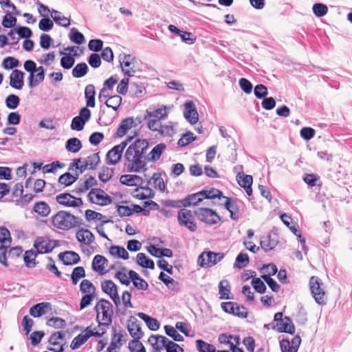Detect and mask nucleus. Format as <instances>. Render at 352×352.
Listing matches in <instances>:
<instances>
[{
    "label": "nucleus",
    "mask_w": 352,
    "mask_h": 352,
    "mask_svg": "<svg viewBox=\"0 0 352 352\" xmlns=\"http://www.w3.org/2000/svg\"><path fill=\"white\" fill-rule=\"evenodd\" d=\"M149 144L146 140H136L132 143L126 149L127 155H132V153L140 154L145 155Z\"/></svg>",
    "instance_id": "nucleus-16"
},
{
    "label": "nucleus",
    "mask_w": 352,
    "mask_h": 352,
    "mask_svg": "<svg viewBox=\"0 0 352 352\" xmlns=\"http://www.w3.org/2000/svg\"><path fill=\"white\" fill-rule=\"evenodd\" d=\"M137 316L146 323L150 330L155 331L160 329V323L157 319L142 312L138 313Z\"/></svg>",
    "instance_id": "nucleus-28"
},
{
    "label": "nucleus",
    "mask_w": 352,
    "mask_h": 352,
    "mask_svg": "<svg viewBox=\"0 0 352 352\" xmlns=\"http://www.w3.org/2000/svg\"><path fill=\"white\" fill-rule=\"evenodd\" d=\"M69 38L72 43L77 45H81L85 41L84 35L76 28H72L70 30Z\"/></svg>",
    "instance_id": "nucleus-45"
},
{
    "label": "nucleus",
    "mask_w": 352,
    "mask_h": 352,
    "mask_svg": "<svg viewBox=\"0 0 352 352\" xmlns=\"http://www.w3.org/2000/svg\"><path fill=\"white\" fill-rule=\"evenodd\" d=\"M88 200L93 204L102 206L112 203V198L100 188H92L87 195Z\"/></svg>",
    "instance_id": "nucleus-9"
},
{
    "label": "nucleus",
    "mask_w": 352,
    "mask_h": 352,
    "mask_svg": "<svg viewBox=\"0 0 352 352\" xmlns=\"http://www.w3.org/2000/svg\"><path fill=\"white\" fill-rule=\"evenodd\" d=\"M65 164L59 161H54L50 164H46L43 167V171L45 173H54L57 168H61Z\"/></svg>",
    "instance_id": "nucleus-61"
},
{
    "label": "nucleus",
    "mask_w": 352,
    "mask_h": 352,
    "mask_svg": "<svg viewBox=\"0 0 352 352\" xmlns=\"http://www.w3.org/2000/svg\"><path fill=\"white\" fill-rule=\"evenodd\" d=\"M33 211L42 217H47L50 212V206L43 201L36 202L34 204Z\"/></svg>",
    "instance_id": "nucleus-31"
},
{
    "label": "nucleus",
    "mask_w": 352,
    "mask_h": 352,
    "mask_svg": "<svg viewBox=\"0 0 352 352\" xmlns=\"http://www.w3.org/2000/svg\"><path fill=\"white\" fill-rule=\"evenodd\" d=\"M130 140L131 138H129L128 140L121 142L120 144L114 146L108 151L106 155V160L108 164L115 165L120 161L123 151L127 146L128 141Z\"/></svg>",
    "instance_id": "nucleus-11"
},
{
    "label": "nucleus",
    "mask_w": 352,
    "mask_h": 352,
    "mask_svg": "<svg viewBox=\"0 0 352 352\" xmlns=\"http://www.w3.org/2000/svg\"><path fill=\"white\" fill-rule=\"evenodd\" d=\"M96 184V179L93 176H89V177L82 184H81L79 187L76 188L72 190V192L76 194H81L88 190L91 187Z\"/></svg>",
    "instance_id": "nucleus-39"
},
{
    "label": "nucleus",
    "mask_w": 352,
    "mask_h": 352,
    "mask_svg": "<svg viewBox=\"0 0 352 352\" xmlns=\"http://www.w3.org/2000/svg\"><path fill=\"white\" fill-rule=\"evenodd\" d=\"M184 116L185 119L191 124H196L199 120V114L195 107V103L188 100L184 104Z\"/></svg>",
    "instance_id": "nucleus-14"
},
{
    "label": "nucleus",
    "mask_w": 352,
    "mask_h": 352,
    "mask_svg": "<svg viewBox=\"0 0 352 352\" xmlns=\"http://www.w3.org/2000/svg\"><path fill=\"white\" fill-rule=\"evenodd\" d=\"M151 179L153 181V184L155 188L159 189L161 192H164L166 188L164 179L162 177V175L160 173H153Z\"/></svg>",
    "instance_id": "nucleus-57"
},
{
    "label": "nucleus",
    "mask_w": 352,
    "mask_h": 352,
    "mask_svg": "<svg viewBox=\"0 0 352 352\" xmlns=\"http://www.w3.org/2000/svg\"><path fill=\"white\" fill-rule=\"evenodd\" d=\"M113 175V169L108 167H103L98 175L99 179L106 183L109 182Z\"/></svg>",
    "instance_id": "nucleus-58"
},
{
    "label": "nucleus",
    "mask_w": 352,
    "mask_h": 352,
    "mask_svg": "<svg viewBox=\"0 0 352 352\" xmlns=\"http://www.w3.org/2000/svg\"><path fill=\"white\" fill-rule=\"evenodd\" d=\"M58 245V241L51 240L48 236H38L34 242L36 253L47 254L51 252Z\"/></svg>",
    "instance_id": "nucleus-7"
},
{
    "label": "nucleus",
    "mask_w": 352,
    "mask_h": 352,
    "mask_svg": "<svg viewBox=\"0 0 352 352\" xmlns=\"http://www.w3.org/2000/svg\"><path fill=\"white\" fill-rule=\"evenodd\" d=\"M76 236L80 243H84L87 245H89L95 240L94 234L89 230L85 228L78 230Z\"/></svg>",
    "instance_id": "nucleus-24"
},
{
    "label": "nucleus",
    "mask_w": 352,
    "mask_h": 352,
    "mask_svg": "<svg viewBox=\"0 0 352 352\" xmlns=\"http://www.w3.org/2000/svg\"><path fill=\"white\" fill-rule=\"evenodd\" d=\"M166 116V107L164 106L163 107L157 108V109H152L151 108L146 109L144 119L155 118L161 120L164 118Z\"/></svg>",
    "instance_id": "nucleus-32"
},
{
    "label": "nucleus",
    "mask_w": 352,
    "mask_h": 352,
    "mask_svg": "<svg viewBox=\"0 0 352 352\" xmlns=\"http://www.w3.org/2000/svg\"><path fill=\"white\" fill-rule=\"evenodd\" d=\"M51 16L53 21L60 26L68 28L70 25V19L63 16L62 13L58 10L52 9Z\"/></svg>",
    "instance_id": "nucleus-36"
},
{
    "label": "nucleus",
    "mask_w": 352,
    "mask_h": 352,
    "mask_svg": "<svg viewBox=\"0 0 352 352\" xmlns=\"http://www.w3.org/2000/svg\"><path fill=\"white\" fill-rule=\"evenodd\" d=\"M60 54H63V56L60 58V66L65 69H71L75 63V55H72L71 54H64L61 51L60 52Z\"/></svg>",
    "instance_id": "nucleus-43"
},
{
    "label": "nucleus",
    "mask_w": 352,
    "mask_h": 352,
    "mask_svg": "<svg viewBox=\"0 0 352 352\" xmlns=\"http://www.w3.org/2000/svg\"><path fill=\"white\" fill-rule=\"evenodd\" d=\"M136 262L138 265L143 268L153 270L155 268L154 261L148 258L144 253L140 252L136 256Z\"/></svg>",
    "instance_id": "nucleus-34"
},
{
    "label": "nucleus",
    "mask_w": 352,
    "mask_h": 352,
    "mask_svg": "<svg viewBox=\"0 0 352 352\" xmlns=\"http://www.w3.org/2000/svg\"><path fill=\"white\" fill-rule=\"evenodd\" d=\"M239 185L245 189L247 195L251 196L252 195V185L253 178L251 175L239 173L236 176Z\"/></svg>",
    "instance_id": "nucleus-22"
},
{
    "label": "nucleus",
    "mask_w": 352,
    "mask_h": 352,
    "mask_svg": "<svg viewBox=\"0 0 352 352\" xmlns=\"http://www.w3.org/2000/svg\"><path fill=\"white\" fill-rule=\"evenodd\" d=\"M88 338L85 331H84L82 333L78 334L76 336L72 343L70 344V347L72 349L75 350L80 348L83 344H85L87 341Z\"/></svg>",
    "instance_id": "nucleus-46"
},
{
    "label": "nucleus",
    "mask_w": 352,
    "mask_h": 352,
    "mask_svg": "<svg viewBox=\"0 0 352 352\" xmlns=\"http://www.w3.org/2000/svg\"><path fill=\"white\" fill-rule=\"evenodd\" d=\"M91 111L87 107H82L79 111V114L72 120L71 129L80 131L84 129L85 124L91 118Z\"/></svg>",
    "instance_id": "nucleus-10"
},
{
    "label": "nucleus",
    "mask_w": 352,
    "mask_h": 352,
    "mask_svg": "<svg viewBox=\"0 0 352 352\" xmlns=\"http://www.w3.org/2000/svg\"><path fill=\"white\" fill-rule=\"evenodd\" d=\"M196 348L199 352H216L215 346L202 340H196Z\"/></svg>",
    "instance_id": "nucleus-48"
},
{
    "label": "nucleus",
    "mask_w": 352,
    "mask_h": 352,
    "mask_svg": "<svg viewBox=\"0 0 352 352\" xmlns=\"http://www.w3.org/2000/svg\"><path fill=\"white\" fill-rule=\"evenodd\" d=\"M65 333L62 331H58L52 333L49 338V343L54 346V347H48L49 351L54 352H63L64 351V345L61 342L64 340Z\"/></svg>",
    "instance_id": "nucleus-15"
},
{
    "label": "nucleus",
    "mask_w": 352,
    "mask_h": 352,
    "mask_svg": "<svg viewBox=\"0 0 352 352\" xmlns=\"http://www.w3.org/2000/svg\"><path fill=\"white\" fill-rule=\"evenodd\" d=\"M58 256L65 265H76L80 261V256L73 251L60 252L58 254Z\"/></svg>",
    "instance_id": "nucleus-20"
},
{
    "label": "nucleus",
    "mask_w": 352,
    "mask_h": 352,
    "mask_svg": "<svg viewBox=\"0 0 352 352\" xmlns=\"http://www.w3.org/2000/svg\"><path fill=\"white\" fill-rule=\"evenodd\" d=\"M251 285L255 291L259 294H264L267 289L264 282L260 278H253Z\"/></svg>",
    "instance_id": "nucleus-59"
},
{
    "label": "nucleus",
    "mask_w": 352,
    "mask_h": 352,
    "mask_svg": "<svg viewBox=\"0 0 352 352\" xmlns=\"http://www.w3.org/2000/svg\"><path fill=\"white\" fill-rule=\"evenodd\" d=\"M24 73L19 69H14L10 75V85L16 89H21L24 85Z\"/></svg>",
    "instance_id": "nucleus-19"
},
{
    "label": "nucleus",
    "mask_w": 352,
    "mask_h": 352,
    "mask_svg": "<svg viewBox=\"0 0 352 352\" xmlns=\"http://www.w3.org/2000/svg\"><path fill=\"white\" fill-rule=\"evenodd\" d=\"M107 263L108 260L104 256L97 254L93 258L91 267L94 271L103 274L104 267Z\"/></svg>",
    "instance_id": "nucleus-27"
},
{
    "label": "nucleus",
    "mask_w": 352,
    "mask_h": 352,
    "mask_svg": "<svg viewBox=\"0 0 352 352\" xmlns=\"http://www.w3.org/2000/svg\"><path fill=\"white\" fill-rule=\"evenodd\" d=\"M184 199V208L190 207L192 206H197L202 201L203 197H201L199 192L188 195Z\"/></svg>",
    "instance_id": "nucleus-38"
},
{
    "label": "nucleus",
    "mask_w": 352,
    "mask_h": 352,
    "mask_svg": "<svg viewBox=\"0 0 352 352\" xmlns=\"http://www.w3.org/2000/svg\"><path fill=\"white\" fill-rule=\"evenodd\" d=\"M82 148L81 141L77 138H72L67 140L65 148L72 153H77Z\"/></svg>",
    "instance_id": "nucleus-41"
},
{
    "label": "nucleus",
    "mask_w": 352,
    "mask_h": 352,
    "mask_svg": "<svg viewBox=\"0 0 352 352\" xmlns=\"http://www.w3.org/2000/svg\"><path fill=\"white\" fill-rule=\"evenodd\" d=\"M249 261L250 260L248 254L240 252L236 258L234 267L238 269H242L248 265Z\"/></svg>",
    "instance_id": "nucleus-50"
},
{
    "label": "nucleus",
    "mask_w": 352,
    "mask_h": 352,
    "mask_svg": "<svg viewBox=\"0 0 352 352\" xmlns=\"http://www.w3.org/2000/svg\"><path fill=\"white\" fill-rule=\"evenodd\" d=\"M199 194L201 195V197H203V199H214L216 198L221 199V198L224 199L225 197L222 191L214 188L204 189L199 191Z\"/></svg>",
    "instance_id": "nucleus-29"
},
{
    "label": "nucleus",
    "mask_w": 352,
    "mask_h": 352,
    "mask_svg": "<svg viewBox=\"0 0 352 352\" xmlns=\"http://www.w3.org/2000/svg\"><path fill=\"white\" fill-rule=\"evenodd\" d=\"M86 274L83 267L78 266L74 268L71 274V280L73 285H76L79 280L85 277Z\"/></svg>",
    "instance_id": "nucleus-49"
},
{
    "label": "nucleus",
    "mask_w": 352,
    "mask_h": 352,
    "mask_svg": "<svg viewBox=\"0 0 352 352\" xmlns=\"http://www.w3.org/2000/svg\"><path fill=\"white\" fill-rule=\"evenodd\" d=\"M278 243V236L275 233H269L262 236L260 241L261 247L265 252L274 250Z\"/></svg>",
    "instance_id": "nucleus-17"
},
{
    "label": "nucleus",
    "mask_w": 352,
    "mask_h": 352,
    "mask_svg": "<svg viewBox=\"0 0 352 352\" xmlns=\"http://www.w3.org/2000/svg\"><path fill=\"white\" fill-rule=\"evenodd\" d=\"M145 90V87L142 83L131 82L130 84V94L133 96L140 98Z\"/></svg>",
    "instance_id": "nucleus-52"
},
{
    "label": "nucleus",
    "mask_w": 352,
    "mask_h": 352,
    "mask_svg": "<svg viewBox=\"0 0 352 352\" xmlns=\"http://www.w3.org/2000/svg\"><path fill=\"white\" fill-rule=\"evenodd\" d=\"M164 331L166 334L173 339L175 342H182L184 340V337L180 335L177 331L170 325H165Z\"/></svg>",
    "instance_id": "nucleus-51"
},
{
    "label": "nucleus",
    "mask_w": 352,
    "mask_h": 352,
    "mask_svg": "<svg viewBox=\"0 0 352 352\" xmlns=\"http://www.w3.org/2000/svg\"><path fill=\"white\" fill-rule=\"evenodd\" d=\"M134 124V119L132 117H128L122 120L116 131V136L122 138L125 135L128 131L131 129Z\"/></svg>",
    "instance_id": "nucleus-26"
},
{
    "label": "nucleus",
    "mask_w": 352,
    "mask_h": 352,
    "mask_svg": "<svg viewBox=\"0 0 352 352\" xmlns=\"http://www.w3.org/2000/svg\"><path fill=\"white\" fill-rule=\"evenodd\" d=\"M52 225L60 230H68L81 223V220L71 213L60 210L51 218Z\"/></svg>",
    "instance_id": "nucleus-1"
},
{
    "label": "nucleus",
    "mask_w": 352,
    "mask_h": 352,
    "mask_svg": "<svg viewBox=\"0 0 352 352\" xmlns=\"http://www.w3.org/2000/svg\"><path fill=\"white\" fill-rule=\"evenodd\" d=\"M226 201L223 204L224 208L230 212V217L232 220H238L243 213V203L237 199L232 197H224Z\"/></svg>",
    "instance_id": "nucleus-6"
},
{
    "label": "nucleus",
    "mask_w": 352,
    "mask_h": 352,
    "mask_svg": "<svg viewBox=\"0 0 352 352\" xmlns=\"http://www.w3.org/2000/svg\"><path fill=\"white\" fill-rule=\"evenodd\" d=\"M54 23L48 16H44L41 19L38 23V28L43 32H49L53 28Z\"/></svg>",
    "instance_id": "nucleus-62"
},
{
    "label": "nucleus",
    "mask_w": 352,
    "mask_h": 352,
    "mask_svg": "<svg viewBox=\"0 0 352 352\" xmlns=\"http://www.w3.org/2000/svg\"><path fill=\"white\" fill-rule=\"evenodd\" d=\"M224 258V254L222 252H214L212 251L203 252L198 257V264L204 268L211 267Z\"/></svg>",
    "instance_id": "nucleus-5"
},
{
    "label": "nucleus",
    "mask_w": 352,
    "mask_h": 352,
    "mask_svg": "<svg viewBox=\"0 0 352 352\" xmlns=\"http://www.w3.org/2000/svg\"><path fill=\"white\" fill-rule=\"evenodd\" d=\"M104 104L107 107L117 111L122 104V98L118 95L110 96L104 101Z\"/></svg>",
    "instance_id": "nucleus-47"
},
{
    "label": "nucleus",
    "mask_w": 352,
    "mask_h": 352,
    "mask_svg": "<svg viewBox=\"0 0 352 352\" xmlns=\"http://www.w3.org/2000/svg\"><path fill=\"white\" fill-rule=\"evenodd\" d=\"M20 103V98L15 94H10L6 98V105L10 109H15Z\"/></svg>",
    "instance_id": "nucleus-56"
},
{
    "label": "nucleus",
    "mask_w": 352,
    "mask_h": 352,
    "mask_svg": "<svg viewBox=\"0 0 352 352\" xmlns=\"http://www.w3.org/2000/svg\"><path fill=\"white\" fill-rule=\"evenodd\" d=\"M127 329L130 336L133 339H141L143 336V332L140 327L139 321L134 317L131 316L129 320Z\"/></svg>",
    "instance_id": "nucleus-18"
},
{
    "label": "nucleus",
    "mask_w": 352,
    "mask_h": 352,
    "mask_svg": "<svg viewBox=\"0 0 352 352\" xmlns=\"http://www.w3.org/2000/svg\"><path fill=\"white\" fill-rule=\"evenodd\" d=\"M102 291L109 297L118 293L117 285L111 280H106L101 283Z\"/></svg>",
    "instance_id": "nucleus-42"
},
{
    "label": "nucleus",
    "mask_w": 352,
    "mask_h": 352,
    "mask_svg": "<svg viewBox=\"0 0 352 352\" xmlns=\"http://www.w3.org/2000/svg\"><path fill=\"white\" fill-rule=\"evenodd\" d=\"M195 140V137L193 136V133L190 131H188L183 134L182 137L178 140L177 144L181 147H184L190 144Z\"/></svg>",
    "instance_id": "nucleus-60"
},
{
    "label": "nucleus",
    "mask_w": 352,
    "mask_h": 352,
    "mask_svg": "<svg viewBox=\"0 0 352 352\" xmlns=\"http://www.w3.org/2000/svg\"><path fill=\"white\" fill-rule=\"evenodd\" d=\"M56 201L66 207L77 208L83 204L82 200L80 197H76L68 192H63L56 197Z\"/></svg>",
    "instance_id": "nucleus-13"
},
{
    "label": "nucleus",
    "mask_w": 352,
    "mask_h": 352,
    "mask_svg": "<svg viewBox=\"0 0 352 352\" xmlns=\"http://www.w3.org/2000/svg\"><path fill=\"white\" fill-rule=\"evenodd\" d=\"M321 280L317 276H312L310 278V290L316 302L319 305H323L325 302L324 290L321 288Z\"/></svg>",
    "instance_id": "nucleus-12"
},
{
    "label": "nucleus",
    "mask_w": 352,
    "mask_h": 352,
    "mask_svg": "<svg viewBox=\"0 0 352 352\" xmlns=\"http://www.w3.org/2000/svg\"><path fill=\"white\" fill-rule=\"evenodd\" d=\"M38 254H39L36 253V250L33 249L25 252L23 254V261L28 268H33L37 265L38 262H36V258Z\"/></svg>",
    "instance_id": "nucleus-33"
},
{
    "label": "nucleus",
    "mask_w": 352,
    "mask_h": 352,
    "mask_svg": "<svg viewBox=\"0 0 352 352\" xmlns=\"http://www.w3.org/2000/svg\"><path fill=\"white\" fill-rule=\"evenodd\" d=\"M89 70V67L85 63H78L72 69V76L74 78H80L85 76Z\"/></svg>",
    "instance_id": "nucleus-44"
},
{
    "label": "nucleus",
    "mask_w": 352,
    "mask_h": 352,
    "mask_svg": "<svg viewBox=\"0 0 352 352\" xmlns=\"http://www.w3.org/2000/svg\"><path fill=\"white\" fill-rule=\"evenodd\" d=\"M166 148V145L164 143H160L155 146L148 154V161L153 162L157 161Z\"/></svg>",
    "instance_id": "nucleus-35"
},
{
    "label": "nucleus",
    "mask_w": 352,
    "mask_h": 352,
    "mask_svg": "<svg viewBox=\"0 0 352 352\" xmlns=\"http://www.w3.org/2000/svg\"><path fill=\"white\" fill-rule=\"evenodd\" d=\"M120 182L127 186H141L144 180L137 175H122L120 177Z\"/></svg>",
    "instance_id": "nucleus-23"
},
{
    "label": "nucleus",
    "mask_w": 352,
    "mask_h": 352,
    "mask_svg": "<svg viewBox=\"0 0 352 352\" xmlns=\"http://www.w3.org/2000/svg\"><path fill=\"white\" fill-rule=\"evenodd\" d=\"M94 309L97 313L96 320L99 326H109L112 323L113 305L109 300L104 298L100 299L95 305Z\"/></svg>",
    "instance_id": "nucleus-2"
},
{
    "label": "nucleus",
    "mask_w": 352,
    "mask_h": 352,
    "mask_svg": "<svg viewBox=\"0 0 352 352\" xmlns=\"http://www.w3.org/2000/svg\"><path fill=\"white\" fill-rule=\"evenodd\" d=\"M194 212L186 208H182L177 212L178 223L182 226H185L191 232H195L197 226L194 221Z\"/></svg>",
    "instance_id": "nucleus-8"
},
{
    "label": "nucleus",
    "mask_w": 352,
    "mask_h": 352,
    "mask_svg": "<svg viewBox=\"0 0 352 352\" xmlns=\"http://www.w3.org/2000/svg\"><path fill=\"white\" fill-rule=\"evenodd\" d=\"M51 307V303L48 302L37 303L30 309V314L34 318H39L50 311Z\"/></svg>",
    "instance_id": "nucleus-21"
},
{
    "label": "nucleus",
    "mask_w": 352,
    "mask_h": 352,
    "mask_svg": "<svg viewBox=\"0 0 352 352\" xmlns=\"http://www.w3.org/2000/svg\"><path fill=\"white\" fill-rule=\"evenodd\" d=\"M276 330L279 333H287L293 335L295 333V327L288 316H285L282 322L276 323Z\"/></svg>",
    "instance_id": "nucleus-25"
},
{
    "label": "nucleus",
    "mask_w": 352,
    "mask_h": 352,
    "mask_svg": "<svg viewBox=\"0 0 352 352\" xmlns=\"http://www.w3.org/2000/svg\"><path fill=\"white\" fill-rule=\"evenodd\" d=\"M109 253L117 258H120L124 260H127L129 258L128 252L122 246L112 245L109 248Z\"/></svg>",
    "instance_id": "nucleus-40"
},
{
    "label": "nucleus",
    "mask_w": 352,
    "mask_h": 352,
    "mask_svg": "<svg viewBox=\"0 0 352 352\" xmlns=\"http://www.w3.org/2000/svg\"><path fill=\"white\" fill-rule=\"evenodd\" d=\"M140 339H133L129 343V349L131 352H146V349L139 341Z\"/></svg>",
    "instance_id": "nucleus-63"
},
{
    "label": "nucleus",
    "mask_w": 352,
    "mask_h": 352,
    "mask_svg": "<svg viewBox=\"0 0 352 352\" xmlns=\"http://www.w3.org/2000/svg\"><path fill=\"white\" fill-rule=\"evenodd\" d=\"M14 31L20 38L28 39L32 36L31 29L26 26H19L14 28Z\"/></svg>",
    "instance_id": "nucleus-64"
},
{
    "label": "nucleus",
    "mask_w": 352,
    "mask_h": 352,
    "mask_svg": "<svg viewBox=\"0 0 352 352\" xmlns=\"http://www.w3.org/2000/svg\"><path fill=\"white\" fill-rule=\"evenodd\" d=\"M19 60L14 57L8 56L3 60L2 67L5 69H12L19 65Z\"/></svg>",
    "instance_id": "nucleus-55"
},
{
    "label": "nucleus",
    "mask_w": 352,
    "mask_h": 352,
    "mask_svg": "<svg viewBox=\"0 0 352 352\" xmlns=\"http://www.w3.org/2000/svg\"><path fill=\"white\" fill-rule=\"evenodd\" d=\"M194 214L199 221L208 225H214L221 221L216 211L208 208H199L194 210Z\"/></svg>",
    "instance_id": "nucleus-4"
},
{
    "label": "nucleus",
    "mask_w": 352,
    "mask_h": 352,
    "mask_svg": "<svg viewBox=\"0 0 352 352\" xmlns=\"http://www.w3.org/2000/svg\"><path fill=\"white\" fill-rule=\"evenodd\" d=\"M219 294L220 299H232L230 294V285L228 280H222L219 283Z\"/></svg>",
    "instance_id": "nucleus-37"
},
{
    "label": "nucleus",
    "mask_w": 352,
    "mask_h": 352,
    "mask_svg": "<svg viewBox=\"0 0 352 352\" xmlns=\"http://www.w3.org/2000/svg\"><path fill=\"white\" fill-rule=\"evenodd\" d=\"M124 158L129 162L127 165L128 171L140 173L142 170H146L145 155L135 153H132V155H127V152H125Z\"/></svg>",
    "instance_id": "nucleus-3"
},
{
    "label": "nucleus",
    "mask_w": 352,
    "mask_h": 352,
    "mask_svg": "<svg viewBox=\"0 0 352 352\" xmlns=\"http://www.w3.org/2000/svg\"><path fill=\"white\" fill-rule=\"evenodd\" d=\"M6 15L3 17L2 25L6 28L14 27L16 23V18L11 15L9 10H6Z\"/></svg>",
    "instance_id": "nucleus-54"
},
{
    "label": "nucleus",
    "mask_w": 352,
    "mask_h": 352,
    "mask_svg": "<svg viewBox=\"0 0 352 352\" xmlns=\"http://www.w3.org/2000/svg\"><path fill=\"white\" fill-rule=\"evenodd\" d=\"M312 10L317 17L324 16L328 12V7L322 3H316L313 5Z\"/></svg>",
    "instance_id": "nucleus-53"
},
{
    "label": "nucleus",
    "mask_w": 352,
    "mask_h": 352,
    "mask_svg": "<svg viewBox=\"0 0 352 352\" xmlns=\"http://www.w3.org/2000/svg\"><path fill=\"white\" fill-rule=\"evenodd\" d=\"M95 96H96V90L94 85L89 84L86 86L85 89V98L86 100V107H95Z\"/></svg>",
    "instance_id": "nucleus-30"
}]
</instances>
